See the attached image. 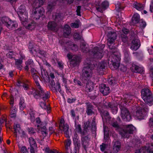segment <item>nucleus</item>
I'll return each instance as SVG.
<instances>
[{
    "instance_id": "f257e3e1",
    "label": "nucleus",
    "mask_w": 153,
    "mask_h": 153,
    "mask_svg": "<svg viewBox=\"0 0 153 153\" xmlns=\"http://www.w3.org/2000/svg\"><path fill=\"white\" fill-rule=\"evenodd\" d=\"M92 63H94L93 61L91 62V64L88 63L87 65L85 64L86 66L84 67L82 70V76L83 78L85 80L89 79L91 77L93 69L97 70V72L99 73L100 71L105 68V66L104 62H98L97 64H96V66L95 65H92Z\"/></svg>"
},
{
    "instance_id": "f03ea898",
    "label": "nucleus",
    "mask_w": 153,
    "mask_h": 153,
    "mask_svg": "<svg viewBox=\"0 0 153 153\" xmlns=\"http://www.w3.org/2000/svg\"><path fill=\"white\" fill-rule=\"evenodd\" d=\"M125 99H121V103L119 104L120 108L121 110L120 116L122 118L126 121H130L131 117L130 115L129 112L128 110L124 107V105L128 102H131V101L134 98L132 96L126 95H125Z\"/></svg>"
},
{
    "instance_id": "7ed1b4c3",
    "label": "nucleus",
    "mask_w": 153,
    "mask_h": 153,
    "mask_svg": "<svg viewBox=\"0 0 153 153\" xmlns=\"http://www.w3.org/2000/svg\"><path fill=\"white\" fill-rule=\"evenodd\" d=\"M32 77L35 81L36 85L37 86L38 88L39 89V92L38 91L35 90V89H33L32 93L31 94H33L34 96L36 98H37L36 96L38 95H39L44 100L48 99L50 97L49 92L47 91H43L40 86L38 81L39 79V77L36 75V74L32 76Z\"/></svg>"
},
{
    "instance_id": "20e7f679",
    "label": "nucleus",
    "mask_w": 153,
    "mask_h": 153,
    "mask_svg": "<svg viewBox=\"0 0 153 153\" xmlns=\"http://www.w3.org/2000/svg\"><path fill=\"white\" fill-rule=\"evenodd\" d=\"M120 60V55L119 52H114L109 56L108 63L111 70L117 69L118 68Z\"/></svg>"
},
{
    "instance_id": "39448f33",
    "label": "nucleus",
    "mask_w": 153,
    "mask_h": 153,
    "mask_svg": "<svg viewBox=\"0 0 153 153\" xmlns=\"http://www.w3.org/2000/svg\"><path fill=\"white\" fill-rule=\"evenodd\" d=\"M113 127L117 128V129L119 131L120 133L124 138H128L130 134H132L133 132L135 131L136 128L132 125H130L126 126L125 128V130L123 129L122 131L121 128L119 127L117 123H114L112 124Z\"/></svg>"
},
{
    "instance_id": "423d86ee",
    "label": "nucleus",
    "mask_w": 153,
    "mask_h": 153,
    "mask_svg": "<svg viewBox=\"0 0 153 153\" xmlns=\"http://www.w3.org/2000/svg\"><path fill=\"white\" fill-rule=\"evenodd\" d=\"M45 10L44 8L41 6L34 8L33 10V18L34 20L38 21L39 23H42V21L45 17L44 15Z\"/></svg>"
},
{
    "instance_id": "0eeeda50",
    "label": "nucleus",
    "mask_w": 153,
    "mask_h": 153,
    "mask_svg": "<svg viewBox=\"0 0 153 153\" xmlns=\"http://www.w3.org/2000/svg\"><path fill=\"white\" fill-rule=\"evenodd\" d=\"M142 97L144 102L151 106L152 105L153 98L152 94L149 89L144 88L141 91Z\"/></svg>"
},
{
    "instance_id": "6e6552de",
    "label": "nucleus",
    "mask_w": 153,
    "mask_h": 153,
    "mask_svg": "<svg viewBox=\"0 0 153 153\" xmlns=\"http://www.w3.org/2000/svg\"><path fill=\"white\" fill-rule=\"evenodd\" d=\"M129 36L131 41L130 48H139L141 43L137 33L134 31H131Z\"/></svg>"
},
{
    "instance_id": "1a4fd4ad",
    "label": "nucleus",
    "mask_w": 153,
    "mask_h": 153,
    "mask_svg": "<svg viewBox=\"0 0 153 153\" xmlns=\"http://www.w3.org/2000/svg\"><path fill=\"white\" fill-rule=\"evenodd\" d=\"M73 51V50L71 48L70 52L67 55V57L70 62L71 66L74 67L79 64L80 59L79 56L72 53Z\"/></svg>"
},
{
    "instance_id": "9d476101",
    "label": "nucleus",
    "mask_w": 153,
    "mask_h": 153,
    "mask_svg": "<svg viewBox=\"0 0 153 153\" xmlns=\"http://www.w3.org/2000/svg\"><path fill=\"white\" fill-rule=\"evenodd\" d=\"M2 24L10 29H13L16 28L18 25L15 21H12L10 18L7 16H4L1 19Z\"/></svg>"
},
{
    "instance_id": "9b49d317",
    "label": "nucleus",
    "mask_w": 153,
    "mask_h": 153,
    "mask_svg": "<svg viewBox=\"0 0 153 153\" xmlns=\"http://www.w3.org/2000/svg\"><path fill=\"white\" fill-rule=\"evenodd\" d=\"M25 10L23 5H21L18 9L17 14L20 20L24 23L28 19V13L25 12Z\"/></svg>"
},
{
    "instance_id": "f8f14e48",
    "label": "nucleus",
    "mask_w": 153,
    "mask_h": 153,
    "mask_svg": "<svg viewBox=\"0 0 153 153\" xmlns=\"http://www.w3.org/2000/svg\"><path fill=\"white\" fill-rule=\"evenodd\" d=\"M135 153H153V143L146 144L140 149L137 150Z\"/></svg>"
},
{
    "instance_id": "ddd939ff",
    "label": "nucleus",
    "mask_w": 153,
    "mask_h": 153,
    "mask_svg": "<svg viewBox=\"0 0 153 153\" xmlns=\"http://www.w3.org/2000/svg\"><path fill=\"white\" fill-rule=\"evenodd\" d=\"M65 121L63 118H61L60 120L59 124V128L65 134V137L67 138L69 137L68 133L69 126L68 124H65Z\"/></svg>"
},
{
    "instance_id": "4468645a",
    "label": "nucleus",
    "mask_w": 153,
    "mask_h": 153,
    "mask_svg": "<svg viewBox=\"0 0 153 153\" xmlns=\"http://www.w3.org/2000/svg\"><path fill=\"white\" fill-rule=\"evenodd\" d=\"M107 36L108 43L111 44L114 43V40L116 39L117 35L115 32L114 31H110L108 32Z\"/></svg>"
},
{
    "instance_id": "2eb2a0df",
    "label": "nucleus",
    "mask_w": 153,
    "mask_h": 153,
    "mask_svg": "<svg viewBox=\"0 0 153 153\" xmlns=\"http://www.w3.org/2000/svg\"><path fill=\"white\" fill-rule=\"evenodd\" d=\"M100 4V1L97 0H86L84 4V6H89L90 5L93 7H95L99 6Z\"/></svg>"
},
{
    "instance_id": "dca6fc26",
    "label": "nucleus",
    "mask_w": 153,
    "mask_h": 153,
    "mask_svg": "<svg viewBox=\"0 0 153 153\" xmlns=\"http://www.w3.org/2000/svg\"><path fill=\"white\" fill-rule=\"evenodd\" d=\"M100 91L105 95L108 94L110 92V89L108 87L104 84H101L100 86Z\"/></svg>"
},
{
    "instance_id": "f3484780",
    "label": "nucleus",
    "mask_w": 153,
    "mask_h": 153,
    "mask_svg": "<svg viewBox=\"0 0 153 153\" xmlns=\"http://www.w3.org/2000/svg\"><path fill=\"white\" fill-rule=\"evenodd\" d=\"M57 24L54 21H50L48 24L47 27L49 30L55 31L56 30Z\"/></svg>"
},
{
    "instance_id": "a211bd4d",
    "label": "nucleus",
    "mask_w": 153,
    "mask_h": 153,
    "mask_svg": "<svg viewBox=\"0 0 153 153\" xmlns=\"http://www.w3.org/2000/svg\"><path fill=\"white\" fill-rule=\"evenodd\" d=\"M111 108L112 113L114 114H116L118 111V108L117 106H113V105H112L111 103H106L103 105V108Z\"/></svg>"
},
{
    "instance_id": "6ab92c4d",
    "label": "nucleus",
    "mask_w": 153,
    "mask_h": 153,
    "mask_svg": "<svg viewBox=\"0 0 153 153\" xmlns=\"http://www.w3.org/2000/svg\"><path fill=\"white\" fill-rule=\"evenodd\" d=\"M131 69V70L134 72L141 73L144 71L143 68L139 67L134 64L132 65Z\"/></svg>"
},
{
    "instance_id": "aec40b11",
    "label": "nucleus",
    "mask_w": 153,
    "mask_h": 153,
    "mask_svg": "<svg viewBox=\"0 0 153 153\" xmlns=\"http://www.w3.org/2000/svg\"><path fill=\"white\" fill-rule=\"evenodd\" d=\"M71 33V29L68 25L65 26L63 28V35L66 37L69 36Z\"/></svg>"
},
{
    "instance_id": "412c9836",
    "label": "nucleus",
    "mask_w": 153,
    "mask_h": 153,
    "mask_svg": "<svg viewBox=\"0 0 153 153\" xmlns=\"http://www.w3.org/2000/svg\"><path fill=\"white\" fill-rule=\"evenodd\" d=\"M113 151L117 153L120 150L121 147V143L119 141H114L113 143Z\"/></svg>"
},
{
    "instance_id": "4be33fe9",
    "label": "nucleus",
    "mask_w": 153,
    "mask_h": 153,
    "mask_svg": "<svg viewBox=\"0 0 153 153\" xmlns=\"http://www.w3.org/2000/svg\"><path fill=\"white\" fill-rule=\"evenodd\" d=\"M140 20V16L137 13L134 14L131 18L132 22L134 24L138 23Z\"/></svg>"
},
{
    "instance_id": "5701e85b",
    "label": "nucleus",
    "mask_w": 153,
    "mask_h": 153,
    "mask_svg": "<svg viewBox=\"0 0 153 153\" xmlns=\"http://www.w3.org/2000/svg\"><path fill=\"white\" fill-rule=\"evenodd\" d=\"M36 25V23L33 21H32L30 23L27 24V25L26 24V25L25 26L27 29L31 30L35 28Z\"/></svg>"
},
{
    "instance_id": "b1692460",
    "label": "nucleus",
    "mask_w": 153,
    "mask_h": 153,
    "mask_svg": "<svg viewBox=\"0 0 153 153\" xmlns=\"http://www.w3.org/2000/svg\"><path fill=\"white\" fill-rule=\"evenodd\" d=\"M13 128L14 129L15 132H14L16 137H17V135L19 134L22 131L20 125L18 124H15Z\"/></svg>"
},
{
    "instance_id": "393cba45",
    "label": "nucleus",
    "mask_w": 153,
    "mask_h": 153,
    "mask_svg": "<svg viewBox=\"0 0 153 153\" xmlns=\"http://www.w3.org/2000/svg\"><path fill=\"white\" fill-rule=\"evenodd\" d=\"M17 85L18 86H22L25 90H27L28 88V85L25 83V81L23 79L19 80Z\"/></svg>"
},
{
    "instance_id": "a878e982",
    "label": "nucleus",
    "mask_w": 153,
    "mask_h": 153,
    "mask_svg": "<svg viewBox=\"0 0 153 153\" xmlns=\"http://www.w3.org/2000/svg\"><path fill=\"white\" fill-rule=\"evenodd\" d=\"M41 74L42 77L44 80L48 78L49 76L46 70L43 68L42 66H41Z\"/></svg>"
},
{
    "instance_id": "bb28decb",
    "label": "nucleus",
    "mask_w": 153,
    "mask_h": 153,
    "mask_svg": "<svg viewBox=\"0 0 153 153\" xmlns=\"http://www.w3.org/2000/svg\"><path fill=\"white\" fill-rule=\"evenodd\" d=\"M29 143L30 147L36 148L37 146L36 143L34 138L30 137L29 139Z\"/></svg>"
},
{
    "instance_id": "cd10ccee",
    "label": "nucleus",
    "mask_w": 153,
    "mask_h": 153,
    "mask_svg": "<svg viewBox=\"0 0 153 153\" xmlns=\"http://www.w3.org/2000/svg\"><path fill=\"white\" fill-rule=\"evenodd\" d=\"M133 5V7L138 10L140 11L143 9V7L142 4L136 2L134 3Z\"/></svg>"
},
{
    "instance_id": "c85d7f7f",
    "label": "nucleus",
    "mask_w": 153,
    "mask_h": 153,
    "mask_svg": "<svg viewBox=\"0 0 153 153\" xmlns=\"http://www.w3.org/2000/svg\"><path fill=\"white\" fill-rule=\"evenodd\" d=\"M102 52V50H100V51H97L94 53V57L97 59H101L103 56V54L101 52Z\"/></svg>"
},
{
    "instance_id": "c756f323",
    "label": "nucleus",
    "mask_w": 153,
    "mask_h": 153,
    "mask_svg": "<svg viewBox=\"0 0 153 153\" xmlns=\"http://www.w3.org/2000/svg\"><path fill=\"white\" fill-rule=\"evenodd\" d=\"M15 32L19 35H24L25 33V31L24 30V28L22 27L16 30Z\"/></svg>"
},
{
    "instance_id": "7c9ffc66",
    "label": "nucleus",
    "mask_w": 153,
    "mask_h": 153,
    "mask_svg": "<svg viewBox=\"0 0 153 153\" xmlns=\"http://www.w3.org/2000/svg\"><path fill=\"white\" fill-rule=\"evenodd\" d=\"M135 116L137 119L140 120L144 119L143 114L142 113V111H140L136 112Z\"/></svg>"
},
{
    "instance_id": "2f4dec72",
    "label": "nucleus",
    "mask_w": 153,
    "mask_h": 153,
    "mask_svg": "<svg viewBox=\"0 0 153 153\" xmlns=\"http://www.w3.org/2000/svg\"><path fill=\"white\" fill-rule=\"evenodd\" d=\"M120 38L123 42L126 43L127 41L128 37L127 35L125 34L121 33L120 36Z\"/></svg>"
},
{
    "instance_id": "473e14b6",
    "label": "nucleus",
    "mask_w": 153,
    "mask_h": 153,
    "mask_svg": "<svg viewBox=\"0 0 153 153\" xmlns=\"http://www.w3.org/2000/svg\"><path fill=\"white\" fill-rule=\"evenodd\" d=\"M86 90L87 91H91L93 88V84L92 82L90 81L88 82L86 84Z\"/></svg>"
},
{
    "instance_id": "72a5a7b5",
    "label": "nucleus",
    "mask_w": 153,
    "mask_h": 153,
    "mask_svg": "<svg viewBox=\"0 0 153 153\" xmlns=\"http://www.w3.org/2000/svg\"><path fill=\"white\" fill-rule=\"evenodd\" d=\"M80 23L79 19L76 20L75 22L71 24V26L73 28H77L79 27V24Z\"/></svg>"
},
{
    "instance_id": "f704fd0d",
    "label": "nucleus",
    "mask_w": 153,
    "mask_h": 153,
    "mask_svg": "<svg viewBox=\"0 0 153 153\" xmlns=\"http://www.w3.org/2000/svg\"><path fill=\"white\" fill-rule=\"evenodd\" d=\"M65 45L68 47H65V48H72V47H75L76 46L75 44H74L73 42L70 41H67Z\"/></svg>"
},
{
    "instance_id": "c9c22d12",
    "label": "nucleus",
    "mask_w": 153,
    "mask_h": 153,
    "mask_svg": "<svg viewBox=\"0 0 153 153\" xmlns=\"http://www.w3.org/2000/svg\"><path fill=\"white\" fill-rule=\"evenodd\" d=\"M25 106V104L24 103V100L23 98H21L20 101L19 102V107L21 110H22Z\"/></svg>"
},
{
    "instance_id": "e433bc0d",
    "label": "nucleus",
    "mask_w": 153,
    "mask_h": 153,
    "mask_svg": "<svg viewBox=\"0 0 153 153\" xmlns=\"http://www.w3.org/2000/svg\"><path fill=\"white\" fill-rule=\"evenodd\" d=\"M101 6L103 9H106L109 6L108 2L106 1H104L101 4Z\"/></svg>"
},
{
    "instance_id": "4c0bfd02",
    "label": "nucleus",
    "mask_w": 153,
    "mask_h": 153,
    "mask_svg": "<svg viewBox=\"0 0 153 153\" xmlns=\"http://www.w3.org/2000/svg\"><path fill=\"white\" fill-rule=\"evenodd\" d=\"M92 105H88L86 112L88 115H91L93 113V112L92 111Z\"/></svg>"
},
{
    "instance_id": "58836bf2",
    "label": "nucleus",
    "mask_w": 153,
    "mask_h": 153,
    "mask_svg": "<svg viewBox=\"0 0 153 153\" xmlns=\"http://www.w3.org/2000/svg\"><path fill=\"white\" fill-rule=\"evenodd\" d=\"M14 103V99L13 97H11L10 99V103L11 106V112H13L14 110L13 109L14 108H16L15 107H13Z\"/></svg>"
},
{
    "instance_id": "ea45409f",
    "label": "nucleus",
    "mask_w": 153,
    "mask_h": 153,
    "mask_svg": "<svg viewBox=\"0 0 153 153\" xmlns=\"http://www.w3.org/2000/svg\"><path fill=\"white\" fill-rule=\"evenodd\" d=\"M140 27L141 28H144L146 25V22L143 19H141L139 22Z\"/></svg>"
},
{
    "instance_id": "a19ab883",
    "label": "nucleus",
    "mask_w": 153,
    "mask_h": 153,
    "mask_svg": "<svg viewBox=\"0 0 153 153\" xmlns=\"http://www.w3.org/2000/svg\"><path fill=\"white\" fill-rule=\"evenodd\" d=\"M71 144V141L69 139H68L65 142V146L67 149H68Z\"/></svg>"
},
{
    "instance_id": "79ce46f5",
    "label": "nucleus",
    "mask_w": 153,
    "mask_h": 153,
    "mask_svg": "<svg viewBox=\"0 0 153 153\" xmlns=\"http://www.w3.org/2000/svg\"><path fill=\"white\" fill-rule=\"evenodd\" d=\"M74 38L75 40H81L82 36H80L79 34L77 33H75L74 35Z\"/></svg>"
},
{
    "instance_id": "37998d69",
    "label": "nucleus",
    "mask_w": 153,
    "mask_h": 153,
    "mask_svg": "<svg viewBox=\"0 0 153 153\" xmlns=\"http://www.w3.org/2000/svg\"><path fill=\"white\" fill-rule=\"evenodd\" d=\"M73 140L74 144H76L77 143V146H80V144L79 143H77L78 139L77 138V134H75L74 135V136L73 137Z\"/></svg>"
},
{
    "instance_id": "c03bdc74",
    "label": "nucleus",
    "mask_w": 153,
    "mask_h": 153,
    "mask_svg": "<svg viewBox=\"0 0 153 153\" xmlns=\"http://www.w3.org/2000/svg\"><path fill=\"white\" fill-rule=\"evenodd\" d=\"M124 8V7L122 6L120 3L116 5V8L117 9V10L118 11H120L122 10H123Z\"/></svg>"
},
{
    "instance_id": "a18cd8bd",
    "label": "nucleus",
    "mask_w": 153,
    "mask_h": 153,
    "mask_svg": "<svg viewBox=\"0 0 153 153\" xmlns=\"http://www.w3.org/2000/svg\"><path fill=\"white\" fill-rule=\"evenodd\" d=\"M81 7L79 5L77 7V9L76 10V15L79 16H81V14L80 10Z\"/></svg>"
},
{
    "instance_id": "49530a36",
    "label": "nucleus",
    "mask_w": 153,
    "mask_h": 153,
    "mask_svg": "<svg viewBox=\"0 0 153 153\" xmlns=\"http://www.w3.org/2000/svg\"><path fill=\"white\" fill-rule=\"evenodd\" d=\"M101 114L102 117V119L103 120L105 116H108V112L106 111H101Z\"/></svg>"
},
{
    "instance_id": "de8ad7c7",
    "label": "nucleus",
    "mask_w": 153,
    "mask_h": 153,
    "mask_svg": "<svg viewBox=\"0 0 153 153\" xmlns=\"http://www.w3.org/2000/svg\"><path fill=\"white\" fill-rule=\"evenodd\" d=\"M46 128L45 126H44L41 129V133L44 137H45L47 135V133L46 131Z\"/></svg>"
},
{
    "instance_id": "09e8293b",
    "label": "nucleus",
    "mask_w": 153,
    "mask_h": 153,
    "mask_svg": "<svg viewBox=\"0 0 153 153\" xmlns=\"http://www.w3.org/2000/svg\"><path fill=\"white\" fill-rule=\"evenodd\" d=\"M14 111L13 112H11L10 116L11 118H15L16 117V113L17 111L16 108H13Z\"/></svg>"
},
{
    "instance_id": "8fccbe9b",
    "label": "nucleus",
    "mask_w": 153,
    "mask_h": 153,
    "mask_svg": "<svg viewBox=\"0 0 153 153\" xmlns=\"http://www.w3.org/2000/svg\"><path fill=\"white\" fill-rule=\"evenodd\" d=\"M122 34H125L127 35L128 33V30L127 29L124 27L122 28Z\"/></svg>"
},
{
    "instance_id": "3c124183",
    "label": "nucleus",
    "mask_w": 153,
    "mask_h": 153,
    "mask_svg": "<svg viewBox=\"0 0 153 153\" xmlns=\"http://www.w3.org/2000/svg\"><path fill=\"white\" fill-rule=\"evenodd\" d=\"M21 152L22 153H28L26 148L25 146H22L21 149Z\"/></svg>"
},
{
    "instance_id": "603ef678",
    "label": "nucleus",
    "mask_w": 153,
    "mask_h": 153,
    "mask_svg": "<svg viewBox=\"0 0 153 153\" xmlns=\"http://www.w3.org/2000/svg\"><path fill=\"white\" fill-rule=\"evenodd\" d=\"M30 116L31 120L32 121L34 120L35 117L34 116V112L33 111H32L30 113Z\"/></svg>"
},
{
    "instance_id": "864d4df0",
    "label": "nucleus",
    "mask_w": 153,
    "mask_h": 153,
    "mask_svg": "<svg viewBox=\"0 0 153 153\" xmlns=\"http://www.w3.org/2000/svg\"><path fill=\"white\" fill-rule=\"evenodd\" d=\"M53 6L52 4H48L47 8L48 11L50 12H51L52 10Z\"/></svg>"
},
{
    "instance_id": "5fc2aeb1",
    "label": "nucleus",
    "mask_w": 153,
    "mask_h": 153,
    "mask_svg": "<svg viewBox=\"0 0 153 153\" xmlns=\"http://www.w3.org/2000/svg\"><path fill=\"white\" fill-rule=\"evenodd\" d=\"M106 145L105 144H102L100 145V147L101 150L102 151H104L106 148Z\"/></svg>"
},
{
    "instance_id": "6e6d98bb",
    "label": "nucleus",
    "mask_w": 153,
    "mask_h": 153,
    "mask_svg": "<svg viewBox=\"0 0 153 153\" xmlns=\"http://www.w3.org/2000/svg\"><path fill=\"white\" fill-rule=\"evenodd\" d=\"M15 60V65H16V66L22 64V60L20 59H16Z\"/></svg>"
},
{
    "instance_id": "4d7b16f0",
    "label": "nucleus",
    "mask_w": 153,
    "mask_h": 153,
    "mask_svg": "<svg viewBox=\"0 0 153 153\" xmlns=\"http://www.w3.org/2000/svg\"><path fill=\"white\" fill-rule=\"evenodd\" d=\"M40 106L43 108L46 109L47 105H46L45 102H41L40 103Z\"/></svg>"
},
{
    "instance_id": "13d9d810",
    "label": "nucleus",
    "mask_w": 153,
    "mask_h": 153,
    "mask_svg": "<svg viewBox=\"0 0 153 153\" xmlns=\"http://www.w3.org/2000/svg\"><path fill=\"white\" fill-rule=\"evenodd\" d=\"M56 89L57 91L60 92L61 91V90L60 89V84L59 82H57L56 84Z\"/></svg>"
},
{
    "instance_id": "bf43d9fd",
    "label": "nucleus",
    "mask_w": 153,
    "mask_h": 153,
    "mask_svg": "<svg viewBox=\"0 0 153 153\" xmlns=\"http://www.w3.org/2000/svg\"><path fill=\"white\" fill-rule=\"evenodd\" d=\"M86 43L85 42V41L83 39L81 41L80 43L81 47H83L85 48V47L86 46ZM85 48H87L86 47Z\"/></svg>"
},
{
    "instance_id": "052dcab7",
    "label": "nucleus",
    "mask_w": 153,
    "mask_h": 153,
    "mask_svg": "<svg viewBox=\"0 0 153 153\" xmlns=\"http://www.w3.org/2000/svg\"><path fill=\"white\" fill-rule=\"evenodd\" d=\"M13 55V54L12 52H10L7 54V56L10 58H12Z\"/></svg>"
},
{
    "instance_id": "680f3d73",
    "label": "nucleus",
    "mask_w": 153,
    "mask_h": 153,
    "mask_svg": "<svg viewBox=\"0 0 153 153\" xmlns=\"http://www.w3.org/2000/svg\"><path fill=\"white\" fill-rule=\"evenodd\" d=\"M103 128L104 132V138H105V137H108L109 135L108 133V132L105 131V127L104 126Z\"/></svg>"
},
{
    "instance_id": "e2e57ef3",
    "label": "nucleus",
    "mask_w": 153,
    "mask_h": 153,
    "mask_svg": "<svg viewBox=\"0 0 153 153\" xmlns=\"http://www.w3.org/2000/svg\"><path fill=\"white\" fill-rule=\"evenodd\" d=\"M120 70L123 72L126 71L127 70V68L126 67L123 65L121 66Z\"/></svg>"
},
{
    "instance_id": "0e129e2a",
    "label": "nucleus",
    "mask_w": 153,
    "mask_h": 153,
    "mask_svg": "<svg viewBox=\"0 0 153 153\" xmlns=\"http://www.w3.org/2000/svg\"><path fill=\"white\" fill-rule=\"evenodd\" d=\"M74 82L75 84H77L79 86H81L82 85V84L81 82L79 81L78 80H77L74 79Z\"/></svg>"
},
{
    "instance_id": "69168bd1",
    "label": "nucleus",
    "mask_w": 153,
    "mask_h": 153,
    "mask_svg": "<svg viewBox=\"0 0 153 153\" xmlns=\"http://www.w3.org/2000/svg\"><path fill=\"white\" fill-rule=\"evenodd\" d=\"M150 11L151 13L153 12V1L152 2L150 5Z\"/></svg>"
},
{
    "instance_id": "338daca9",
    "label": "nucleus",
    "mask_w": 153,
    "mask_h": 153,
    "mask_svg": "<svg viewBox=\"0 0 153 153\" xmlns=\"http://www.w3.org/2000/svg\"><path fill=\"white\" fill-rule=\"evenodd\" d=\"M149 125L151 127H153V118H151L149 121Z\"/></svg>"
},
{
    "instance_id": "774afa93",
    "label": "nucleus",
    "mask_w": 153,
    "mask_h": 153,
    "mask_svg": "<svg viewBox=\"0 0 153 153\" xmlns=\"http://www.w3.org/2000/svg\"><path fill=\"white\" fill-rule=\"evenodd\" d=\"M150 76L153 80V67L151 69L150 71Z\"/></svg>"
}]
</instances>
